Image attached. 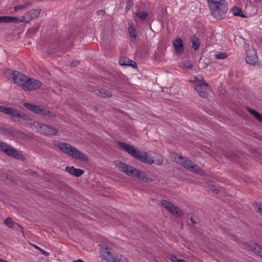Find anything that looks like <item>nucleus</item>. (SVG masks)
<instances>
[{
  "label": "nucleus",
  "instance_id": "nucleus-1",
  "mask_svg": "<svg viewBox=\"0 0 262 262\" xmlns=\"http://www.w3.org/2000/svg\"><path fill=\"white\" fill-rule=\"evenodd\" d=\"M55 146L64 154L73 158L82 161L88 162L89 157L75 147L64 142H57Z\"/></svg>",
  "mask_w": 262,
  "mask_h": 262
},
{
  "label": "nucleus",
  "instance_id": "nucleus-2",
  "mask_svg": "<svg viewBox=\"0 0 262 262\" xmlns=\"http://www.w3.org/2000/svg\"><path fill=\"white\" fill-rule=\"evenodd\" d=\"M212 15L216 19L224 18L228 10V5L224 0H208Z\"/></svg>",
  "mask_w": 262,
  "mask_h": 262
},
{
  "label": "nucleus",
  "instance_id": "nucleus-3",
  "mask_svg": "<svg viewBox=\"0 0 262 262\" xmlns=\"http://www.w3.org/2000/svg\"><path fill=\"white\" fill-rule=\"evenodd\" d=\"M118 144L122 149L135 159L143 162H146L147 161L146 154L141 152L132 145L121 141H118Z\"/></svg>",
  "mask_w": 262,
  "mask_h": 262
},
{
  "label": "nucleus",
  "instance_id": "nucleus-4",
  "mask_svg": "<svg viewBox=\"0 0 262 262\" xmlns=\"http://www.w3.org/2000/svg\"><path fill=\"white\" fill-rule=\"evenodd\" d=\"M173 160L178 164L182 165L191 171L200 175H204L205 172L198 165L193 163L190 160L185 159L181 156L174 154Z\"/></svg>",
  "mask_w": 262,
  "mask_h": 262
},
{
  "label": "nucleus",
  "instance_id": "nucleus-5",
  "mask_svg": "<svg viewBox=\"0 0 262 262\" xmlns=\"http://www.w3.org/2000/svg\"><path fill=\"white\" fill-rule=\"evenodd\" d=\"M30 127L36 132L46 135H55L57 133V129L50 125L34 122L29 123Z\"/></svg>",
  "mask_w": 262,
  "mask_h": 262
},
{
  "label": "nucleus",
  "instance_id": "nucleus-6",
  "mask_svg": "<svg viewBox=\"0 0 262 262\" xmlns=\"http://www.w3.org/2000/svg\"><path fill=\"white\" fill-rule=\"evenodd\" d=\"M117 165L119 169L123 171L129 176L138 178L141 180H143L145 178V173L131 166L125 164L122 162H118Z\"/></svg>",
  "mask_w": 262,
  "mask_h": 262
},
{
  "label": "nucleus",
  "instance_id": "nucleus-7",
  "mask_svg": "<svg viewBox=\"0 0 262 262\" xmlns=\"http://www.w3.org/2000/svg\"><path fill=\"white\" fill-rule=\"evenodd\" d=\"M0 149L5 152L7 155L17 160H24L25 157L23 153L12 148L6 143L0 141Z\"/></svg>",
  "mask_w": 262,
  "mask_h": 262
},
{
  "label": "nucleus",
  "instance_id": "nucleus-8",
  "mask_svg": "<svg viewBox=\"0 0 262 262\" xmlns=\"http://www.w3.org/2000/svg\"><path fill=\"white\" fill-rule=\"evenodd\" d=\"M42 83L38 80L28 77L25 84L23 86L25 91H34L40 88Z\"/></svg>",
  "mask_w": 262,
  "mask_h": 262
},
{
  "label": "nucleus",
  "instance_id": "nucleus-9",
  "mask_svg": "<svg viewBox=\"0 0 262 262\" xmlns=\"http://www.w3.org/2000/svg\"><path fill=\"white\" fill-rule=\"evenodd\" d=\"M12 79L14 82L23 89L28 76L18 71H13L12 73Z\"/></svg>",
  "mask_w": 262,
  "mask_h": 262
},
{
  "label": "nucleus",
  "instance_id": "nucleus-10",
  "mask_svg": "<svg viewBox=\"0 0 262 262\" xmlns=\"http://www.w3.org/2000/svg\"><path fill=\"white\" fill-rule=\"evenodd\" d=\"M161 204L163 207L174 215L180 216L183 214L182 211L180 209L166 200L161 201Z\"/></svg>",
  "mask_w": 262,
  "mask_h": 262
},
{
  "label": "nucleus",
  "instance_id": "nucleus-11",
  "mask_svg": "<svg viewBox=\"0 0 262 262\" xmlns=\"http://www.w3.org/2000/svg\"><path fill=\"white\" fill-rule=\"evenodd\" d=\"M0 112L15 118H24V117L25 116L24 114L21 115L19 111L14 108L6 107L3 105H0Z\"/></svg>",
  "mask_w": 262,
  "mask_h": 262
},
{
  "label": "nucleus",
  "instance_id": "nucleus-12",
  "mask_svg": "<svg viewBox=\"0 0 262 262\" xmlns=\"http://www.w3.org/2000/svg\"><path fill=\"white\" fill-rule=\"evenodd\" d=\"M0 112L15 118H24V117L25 116L24 114L21 115L19 111L14 108L6 107L3 105H0Z\"/></svg>",
  "mask_w": 262,
  "mask_h": 262
},
{
  "label": "nucleus",
  "instance_id": "nucleus-13",
  "mask_svg": "<svg viewBox=\"0 0 262 262\" xmlns=\"http://www.w3.org/2000/svg\"><path fill=\"white\" fill-rule=\"evenodd\" d=\"M189 81L193 84L195 90L199 95H204V94L200 91L201 84L205 83L203 77L199 75L198 76H193L189 79Z\"/></svg>",
  "mask_w": 262,
  "mask_h": 262
},
{
  "label": "nucleus",
  "instance_id": "nucleus-14",
  "mask_svg": "<svg viewBox=\"0 0 262 262\" xmlns=\"http://www.w3.org/2000/svg\"><path fill=\"white\" fill-rule=\"evenodd\" d=\"M246 60L248 64L253 65L258 62V59L256 52L251 47H248V48Z\"/></svg>",
  "mask_w": 262,
  "mask_h": 262
},
{
  "label": "nucleus",
  "instance_id": "nucleus-15",
  "mask_svg": "<svg viewBox=\"0 0 262 262\" xmlns=\"http://www.w3.org/2000/svg\"><path fill=\"white\" fill-rule=\"evenodd\" d=\"M102 257L108 262H111L116 253L111 248L105 245L101 246L100 250Z\"/></svg>",
  "mask_w": 262,
  "mask_h": 262
},
{
  "label": "nucleus",
  "instance_id": "nucleus-16",
  "mask_svg": "<svg viewBox=\"0 0 262 262\" xmlns=\"http://www.w3.org/2000/svg\"><path fill=\"white\" fill-rule=\"evenodd\" d=\"M23 105L29 111L37 115H42V112H44V107L38 105H35L29 103H24Z\"/></svg>",
  "mask_w": 262,
  "mask_h": 262
},
{
  "label": "nucleus",
  "instance_id": "nucleus-17",
  "mask_svg": "<svg viewBox=\"0 0 262 262\" xmlns=\"http://www.w3.org/2000/svg\"><path fill=\"white\" fill-rule=\"evenodd\" d=\"M246 248L253 251L257 255L262 257V248L256 244L251 242H249L246 244Z\"/></svg>",
  "mask_w": 262,
  "mask_h": 262
},
{
  "label": "nucleus",
  "instance_id": "nucleus-18",
  "mask_svg": "<svg viewBox=\"0 0 262 262\" xmlns=\"http://www.w3.org/2000/svg\"><path fill=\"white\" fill-rule=\"evenodd\" d=\"M40 14L38 10H32L26 13L23 16L24 23H28L31 20L37 18Z\"/></svg>",
  "mask_w": 262,
  "mask_h": 262
},
{
  "label": "nucleus",
  "instance_id": "nucleus-19",
  "mask_svg": "<svg viewBox=\"0 0 262 262\" xmlns=\"http://www.w3.org/2000/svg\"><path fill=\"white\" fill-rule=\"evenodd\" d=\"M172 45L176 53L178 55H181L184 51V47L182 39L177 37L173 40Z\"/></svg>",
  "mask_w": 262,
  "mask_h": 262
},
{
  "label": "nucleus",
  "instance_id": "nucleus-20",
  "mask_svg": "<svg viewBox=\"0 0 262 262\" xmlns=\"http://www.w3.org/2000/svg\"><path fill=\"white\" fill-rule=\"evenodd\" d=\"M0 23H24L23 18H19L16 17L9 16H1Z\"/></svg>",
  "mask_w": 262,
  "mask_h": 262
},
{
  "label": "nucleus",
  "instance_id": "nucleus-21",
  "mask_svg": "<svg viewBox=\"0 0 262 262\" xmlns=\"http://www.w3.org/2000/svg\"><path fill=\"white\" fill-rule=\"evenodd\" d=\"M66 170L70 174L77 177H80L84 173L83 170L79 168H76L74 166H67L66 167Z\"/></svg>",
  "mask_w": 262,
  "mask_h": 262
},
{
  "label": "nucleus",
  "instance_id": "nucleus-22",
  "mask_svg": "<svg viewBox=\"0 0 262 262\" xmlns=\"http://www.w3.org/2000/svg\"><path fill=\"white\" fill-rule=\"evenodd\" d=\"M119 63L122 66H130L133 68H137V63L135 61L125 57L120 58Z\"/></svg>",
  "mask_w": 262,
  "mask_h": 262
},
{
  "label": "nucleus",
  "instance_id": "nucleus-23",
  "mask_svg": "<svg viewBox=\"0 0 262 262\" xmlns=\"http://www.w3.org/2000/svg\"><path fill=\"white\" fill-rule=\"evenodd\" d=\"M111 262H129L128 259L121 254L116 253Z\"/></svg>",
  "mask_w": 262,
  "mask_h": 262
},
{
  "label": "nucleus",
  "instance_id": "nucleus-24",
  "mask_svg": "<svg viewBox=\"0 0 262 262\" xmlns=\"http://www.w3.org/2000/svg\"><path fill=\"white\" fill-rule=\"evenodd\" d=\"M200 91L204 94V95H200L202 97H206L207 96L208 93L210 92L211 89L209 85L206 83H204L201 84Z\"/></svg>",
  "mask_w": 262,
  "mask_h": 262
},
{
  "label": "nucleus",
  "instance_id": "nucleus-25",
  "mask_svg": "<svg viewBox=\"0 0 262 262\" xmlns=\"http://www.w3.org/2000/svg\"><path fill=\"white\" fill-rule=\"evenodd\" d=\"M128 31L132 40L134 41H135L136 38V32L132 24H129Z\"/></svg>",
  "mask_w": 262,
  "mask_h": 262
},
{
  "label": "nucleus",
  "instance_id": "nucleus-26",
  "mask_svg": "<svg viewBox=\"0 0 262 262\" xmlns=\"http://www.w3.org/2000/svg\"><path fill=\"white\" fill-rule=\"evenodd\" d=\"M163 162V158L161 156H157L156 158L155 159H148V164H156L157 165H160Z\"/></svg>",
  "mask_w": 262,
  "mask_h": 262
},
{
  "label": "nucleus",
  "instance_id": "nucleus-27",
  "mask_svg": "<svg viewBox=\"0 0 262 262\" xmlns=\"http://www.w3.org/2000/svg\"><path fill=\"white\" fill-rule=\"evenodd\" d=\"M4 223L5 225H6L8 227L10 228H13L15 227V226H19V225L14 222L10 217L7 218L4 221Z\"/></svg>",
  "mask_w": 262,
  "mask_h": 262
},
{
  "label": "nucleus",
  "instance_id": "nucleus-28",
  "mask_svg": "<svg viewBox=\"0 0 262 262\" xmlns=\"http://www.w3.org/2000/svg\"><path fill=\"white\" fill-rule=\"evenodd\" d=\"M232 13L233 15L241 16L242 17H245L242 10L237 7H233L231 9Z\"/></svg>",
  "mask_w": 262,
  "mask_h": 262
},
{
  "label": "nucleus",
  "instance_id": "nucleus-29",
  "mask_svg": "<svg viewBox=\"0 0 262 262\" xmlns=\"http://www.w3.org/2000/svg\"><path fill=\"white\" fill-rule=\"evenodd\" d=\"M167 258L172 262H187L183 259L179 258L174 254H169L167 256Z\"/></svg>",
  "mask_w": 262,
  "mask_h": 262
},
{
  "label": "nucleus",
  "instance_id": "nucleus-30",
  "mask_svg": "<svg viewBox=\"0 0 262 262\" xmlns=\"http://www.w3.org/2000/svg\"><path fill=\"white\" fill-rule=\"evenodd\" d=\"M41 116L44 117L48 116L50 118H55L56 117L55 114L50 111H47L45 108H44V112H42Z\"/></svg>",
  "mask_w": 262,
  "mask_h": 262
},
{
  "label": "nucleus",
  "instance_id": "nucleus-31",
  "mask_svg": "<svg viewBox=\"0 0 262 262\" xmlns=\"http://www.w3.org/2000/svg\"><path fill=\"white\" fill-rule=\"evenodd\" d=\"M191 41L192 43V48L195 50L198 49L200 46V41L199 38L196 37H194L192 38Z\"/></svg>",
  "mask_w": 262,
  "mask_h": 262
},
{
  "label": "nucleus",
  "instance_id": "nucleus-32",
  "mask_svg": "<svg viewBox=\"0 0 262 262\" xmlns=\"http://www.w3.org/2000/svg\"><path fill=\"white\" fill-rule=\"evenodd\" d=\"M248 111L252 115H253L254 117H255V118L257 120H258L259 121L262 122V116H261V115L259 113H258L255 110L250 109V108H249Z\"/></svg>",
  "mask_w": 262,
  "mask_h": 262
},
{
  "label": "nucleus",
  "instance_id": "nucleus-33",
  "mask_svg": "<svg viewBox=\"0 0 262 262\" xmlns=\"http://www.w3.org/2000/svg\"><path fill=\"white\" fill-rule=\"evenodd\" d=\"M136 15L141 20H145L147 17V13L145 11H139L137 12Z\"/></svg>",
  "mask_w": 262,
  "mask_h": 262
},
{
  "label": "nucleus",
  "instance_id": "nucleus-34",
  "mask_svg": "<svg viewBox=\"0 0 262 262\" xmlns=\"http://www.w3.org/2000/svg\"><path fill=\"white\" fill-rule=\"evenodd\" d=\"M99 96H101V97H111L112 94L111 93L105 90V89H100L99 90Z\"/></svg>",
  "mask_w": 262,
  "mask_h": 262
},
{
  "label": "nucleus",
  "instance_id": "nucleus-35",
  "mask_svg": "<svg viewBox=\"0 0 262 262\" xmlns=\"http://www.w3.org/2000/svg\"><path fill=\"white\" fill-rule=\"evenodd\" d=\"M207 187L209 190L215 193H217L219 192L217 187L213 184H209Z\"/></svg>",
  "mask_w": 262,
  "mask_h": 262
},
{
  "label": "nucleus",
  "instance_id": "nucleus-36",
  "mask_svg": "<svg viewBox=\"0 0 262 262\" xmlns=\"http://www.w3.org/2000/svg\"><path fill=\"white\" fill-rule=\"evenodd\" d=\"M29 5H30V3H25L24 4L16 6L14 7V11H16L19 10L20 9L26 8Z\"/></svg>",
  "mask_w": 262,
  "mask_h": 262
},
{
  "label": "nucleus",
  "instance_id": "nucleus-37",
  "mask_svg": "<svg viewBox=\"0 0 262 262\" xmlns=\"http://www.w3.org/2000/svg\"><path fill=\"white\" fill-rule=\"evenodd\" d=\"M254 207L255 209L261 214H262V204L259 203H256L254 204Z\"/></svg>",
  "mask_w": 262,
  "mask_h": 262
},
{
  "label": "nucleus",
  "instance_id": "nucleus-38",
  "mask_svg": "<svg viewBox=\"0 0 262 262\" xmlns=\"http://www.w3.org/2000/svg\"><path fill=\"white\" fill-rule=\"evenodd\" d=\"M227 57V55L225 53H222L216 55V58L219 59H224Z\"/></svg>",
  "mask_w": 262,
  "mask_h": 262
},
{
  "label": "nucleus",
  "instance_id": "nucleus-39",
  "mask_svg": "<svg viewBox=\"0 0 262 262\" xmlns=\"http://www.w3.org/2000/svg\"><path fill=\"white\" fill-rule=\"evenodd\" d=\"M134 3L132 1H128L126 4V10L128 11L130 8L133 6Z\"/></svg>",
  "mask_w": 262,
  "mask_h": 262
},
{
  "label": "nucleus",
  "instance_id": "nucleus-40",
  "mask_svg": "<svg viewBox=\"0 0 262 262\" xmlns=\"http://www.w3.org/2000/svg\"><path fill=\"white\" fill-rule=\"evenodd\" d=\"M79 64V61L78 60H74L71 63V66L72 67H76Z\"/></svg>",
  "mask_w": 262,
  "mask_h": 262
},
{
  "label": "nucleus",
  "instance_id": "nucleus-41",
  "mask_svg": "<svg viewBox=\"0 0 262 262\" xmlns=\"http://www.w3.org/2000/svg\"><path fill=\"white\" fill-rule=\"evenodd\" d=\"M187 68H191L192 66V63L191 62H187L186 64L184 66Z\"/></svg>",
  "mask_w": 262,
  "mask_h": 262
},
{
  "label": "nucleus",
  "instance_id": "nucleus-42",
  "mask_svg": "<svg viewBox=\"0 0 262 262\" xmlns=\"http://www.w3.org/2000/svg\"><path fill=\"white\" fill-rule=\"evenodd\" d=\"M39 250L46 256H48L49 255V253L43 250L41 248H39Z\"/></svg>",
  "mask_w": 262,
  "mask_h": 262
},
{
  "label": "nucleus",
  "instance_id": "nucleus-43",
  "mask_svg": "<svg viewBox=\"0 0 262 262\" xmlns=\"http://www.w3.org/2000/svg\"><path fill=\"white\" fill-rule=\"evenodd\" d=\"M73 262H85V261L81 259H78L77 260H74Z\"/></svg>",
  "mask_w": 262,
  "mask_h": 262
},
{
  "label": "nucleus",
  "instance_id": "nucleus-44",
  "mask_svg": "<svg viewBox=\"0 0 262 262\" xmlns=\"http://www.w3.org/2000/svg\"><path fill=\"white\" fill-rule=\"evenodd\" d=\"M255 3H258L260 2L261 0H253Z\"/></svg>",
  "mask_w": 262,
  "mask_h": 262
},
{
  "label": "nucleus",
  "instance_id": "nucleus-45",
  "mask_svg": "<svg viewBox=\"0 0 262 262\" xmlns=\"http://www.w3.org/2000/svg\"><path fill=\"white\" fill-rule=\"evenodd\" d=\"M35 247L39 250V248H40L39 247H38V246H35Z\"/></svg>",
  "mask_w": 262,
  "mask_h": 262
},
{
  "label": "nucleus",
  "instance_id": "nucleus-46",
  "mask_svg": "<svg viewBox=\"0 0 262 262\" xmlns=\"http://www.w3.org/2000/svg\"><path fill=\"white\" fill-rule=\"evenodd\" d=\"M158 156V155H157L156 156ZM156 157H152V158H155V159L156 158Z\"/></svg>",
  "mask_w": 262,
  "mask_h": 262
},
{
  "label": "nucleus",
  "instance_id": "nucleus-47",
  "mask_svg": "<svg viewBox=\"0 0 262 262\" xmlns=\"http://www.w3.org/2000/svg\"><path fill=\"white\" fill-rule=\"evenodd\" d=\"M2 244V243L0 242V246H1Z\"/></svg>",
  "mask_w": 262,
  "mask_h": 262
}]
</instances>
